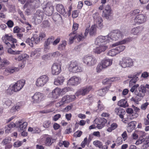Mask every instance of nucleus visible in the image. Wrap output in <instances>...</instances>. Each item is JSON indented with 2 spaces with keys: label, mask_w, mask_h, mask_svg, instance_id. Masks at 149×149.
<instances>
[{
  "label": "nucleus",
  "mask_w": 149,
  "mask_h": 149,
  "mask_svg": "<svg viewBox=\"0 0 149 149\" xmlns=\"http://www.w3.org/2000/svg\"><path fill=\"white\" fill-rule=\"evenodd\" d=\"M69 36H70L69 39V42L70 44H71L73 42V40L74 39L76 38V36H75V34H72V35H70V34Z\"/></svg>",
  "instance_id": "nucleus-58"
},
{
  "label": "nucleus",
  "mask_w": 149,
  "mask_h": 149,
  "mask_svg": "<svg viewBox=\"0 0 149 149\" xmlns=\"http://www.w3.org/2000/svg\"><path fill=\"white\" fill-rule=\"evenodd\" d=\"M104 69H105V68L100 62L97 66L96 68V72L98 73L100 72Z\"/></svg>",
  "instance_id": "nucleus-42"
},
{
  "label": "nucleus",
  "mask_w": 149,
  "mask_h": 149,
  "mask_svg": "<svg viewBox=\"0 0 149 149\" xmlns=\"http://www.w3.org/2000/svg\"><path fill=\"white\" fill-rule=\"evenodd\" d=\"M28 3H26L24 6V8H25L29 5L31 6L32 8H38L40 5V1L39 0H28Z\"/></svg>",
  "instance_id": "nucleus-14"
},
{
  "label": "nucleus",
  "mask_w": 149,
  "mask_h": 149,
  "mask_svg": "<svg viewBox=\"0 0 149 149\" xmlns=\"http://www.w3.org/2000/svg\"><path fill=\"white\" fill-rule=\"evenodd\" d=\"M41 25L42 27L46 28L49 27L50 26V24L48 21L45 20L43 22Z\"/></svg>",
  "instance_id": "nucleus-54"
},
{
  "label": "nucleus",
  "mask_w": 149,
  "mask_h": 149,
  "mask_svg": "<svg viewBox=\"0 0 149 149\" xmlns=\"http://www.w3.org/2000/svg\"><path fill=\"white\" fill-rule=\"evenodd\" d=\"M100 62L104 68H106L112 64V60L110 59H104Z\"/></svg>",
  "instance_id": "nucleus-29"
},
{
  "label": "nucleus",
  "mask_w": 149,
  "mask_h": 149,
  "mask_svg": "<svg viewBox=\"0 0 149 149\" xmlns=\"http://www.w3.org/2000/svg\"><path fill=\"white\" fill-rule=\"evenodd\" d=\"M96 26L94 24L92 26L89 32L90 35L93 36L96 33Z\"/></svg>",
  "instance_id": "nucleus-38"
},
{
  "label": "nucleus",
  "mask_w": 149,
  "mask_h": 149,
  "mask_svg": "<svg viewBox=\"0 0 149 149\" xmlns=\"http://www.w3.org/2000/svg\"><path fill=\"white\" fill-rule=\"evenodd\" d=\"M66 45V41L65 40H63L62 42V43L60 44L58 47V49L59 50H62L63 48H64Z\"/></svg>",
  "instance_id": "nucleus-52"
},
{
  "label": "nucleus",
  "mask_w": 149,
  "mask_h": 149,
  "mask_svg": "<svg viewBox=\"0 0 149 149\" xmlns=\"http://www.w3.org/2000/svg\"><path fill=\"white\" fill-rule=\"evenodd\" d=\"M76 38H77L78 41H80L83 40L84 37L83 36L82 34L81 35H76Z\"/></svg>",
  "instance_id": "nucleus-63"
},
{
  "label": "nucleus",
  "mask_w": 149,
  "mask_h": 149,
  "mask_svg": "<svg viewBox=\"0 0 149 149\" xmlns=\"http://www.w3.org/2000/svg\"><path fill=\"white\" fill-rule=\"evenodd\" d=\"M109 41V39L107 36L98 37L96 39L95 43L96 45L99 46L96 47L93 49V52L96 54H100L104 52L108 48V46L107 44Z\"/></svg>",
  "instance_id": "nucleus-1"
},
{
  "label": "nucleus",
  "mask_w": 149,
  "mask_h": 149,
  "mask_svg": "<svg viewBox=\"0 0 149 149\" xmlns=\"http://www.w3.org/2000/svg\"><path fill=\"white\" fill-rule=\"evenodd\" d=\"M128 77L129 78H132V77H130V76H128ZM132 78L133 79L130 81V83L133 82L134 83H135L137 81L139 80V79L138 77L135 75L133 76Z\"/></svg>",
  "instance_id": "nucleus-53"
},
{
  "label": "nucleus",
  "mask_w": 149,
  "mask_h": 149,
  "mask_svg": "<svg viewBox=\"0 0 149 149\" xmlns=\"http://www.w3.org/2000/svg\"><path fill=\"white\" fill-rule=\"evenodd\" d=\"M49 55L50 56H52L54 57H56L60 55V54L59 52L56 51L55 52L49 53Z\"/></svg>",
  "instance_id": "nucleus-56"
},
{
  "label": "nucleus",
  "mask_w": 149,
  "mask_h": 149,
  "mask_svg": "<svg viewBox=\"0 0 149 149\" xmlns=\"http://www.w3.org/2000/svg\"><path fill=\"white\" fill-rule=\"evenodd\" d=\"M118 125L116 123H112L111 127H109L107 129V131L109 132H111L113 130L117 128Z\"/></svg>",
  "instance_id": "nucleus-40"
},
{
  "label": "nucleus",
  "mask_w": 149,
  "mask_h": 149,
  "mask_svg": "<svg viewBox=\"0 0 149 149\" xmlns=\"http://www.w3.org/2000/svg\"><path fill=\"white\" fill-rule=\"evenodd\" d=\"M27 125L26 122H22L19 121L16 123V127L18 128V130L20 131L24 130Z\"/></svg>",
  "instance_id": "nucleus-26"
},
{
  "label": "nucleus",
  "mask_w": 149,
  "mask_h": 149,
  "mask_svg": "<svg viewBox=\"0 0 149 149\" xmlns=\"http://www.w3.org/2000/svg\"><path fill=\"white\" fill-rule=\"evenodd\" d=\"M118 106L120 107L125 108L128 106L127 99H124L120 100L119 101L118 103Z\"/></svg>",
  "instance_id": "nucleus-34"
},
{
  "label": "nucleus",
  "mask_w": 149,
  "mask_h": 149,
  "mask_svg": "<svg viewBox=\"0 0 149 149\" xmlns=\"http://www.w3.org/2000/svg\"><path fill=\"white\" fill-rule=\"evenodd\" d=\"M0 64V69H3L4 67L10 64V62L6 59H2Z\"/></svg>",
  "instance_id": "nucleus-35"
},
{
  "label": "nucleus",
  "mask_w": 149,
  "mask_h": 149,
  "mask_svg": "<svg viewBox=\"0 0 149 149\" xmlns=\"http://www.w3.org/2000/svg\"><path fill=\"white\" fill-rule=\"evenodd\" d=\"M143 30V27L142 26H139L132 29L131 31V33L134 35H139Z\"/></svg>",
  "instance_id": "nucleus-24"
},
{
  "label": "nucleus",
  "mask_w": 149,
  "mask_h": 149,
  "mask_svg": "<svg viewBox=\"0 0 149 149\" xmlns=\"http://www.w3.org/2000/svg\"><path fill=\"white\" fill-rule=\"evenodd\" d=\"M56 9L58 12L61 15H66V12L65 11V9L63 6L61 4H58L56 7Z\"/></svg>",
  "instance_id": "nucleus-30"
},
{
  "label": "nucleus",
  "mask_w": 149,
  "mask_h": 149,
  "mask_svg": "<svg viewBox=\"0 0 149 149\" xmlns=\"http://www.w3.org/2000/svg\"><path fill=\"white\" fill-rule=\"evenodd\" d=\"M78 27V24L76 23H74L73 26L72 30L73 32L70 33V35H72V34H75L76 32L75 31L77 30Z\"/></svg>",
  "instance_id": "nucleus-48"
},
{
  "label": "nucleus",
  "mask_w": 149,
  "mask_h": 149,
  "mask_svg": "<svg viewBox=\"0 0 149 149\" xmlns=\"http://www.w3.org/2000/svg\"><path fill=\"white\" fill-rule=\"evenodd\" d=\"M54 6L51 4L47 3L44 10L45 14L49 16L51 15L54 12Z\"/></svg>",
  "instance_id": "nucleus-20"
},
{
  "label": "nucleus",
  "mask_w": 149,
  "mask_h": 149,
  "mask_svg": "<svg viewBox=\"0 0 149 149\" xmlns=\"http://www.w3.org/2000/svg\"><path fill=\"white\" fill-rule=\"evenodd\" d=\"M83 62L87 66L92 67L97 62V59L93 55H86L83 57Z\"/></svg>",
  "instance_id": "nucleus-3"
},
{
  "label": "nucleus",
  "mask_w": 149,
  "mask_h": 149,
  "mask_svg": "<svg viewBox=\"0 0 149 149\" xmlns=\"http://www.w3.org/2000/svg\"><path fill=\"white\" fill-rule=\"evenodd\" d=\"M69 70L70 72L73 73H77L82 72L83 68L77 61H71L69 65Z\"/></svg>",
  "instance_id": "nucleus-4"
},
{
  "label": "nucleus",
  "mask_w": 149,
  "mask_h": 149,
  "mask_svg": "<svg viewBox=\"0 0 149 149\" xmlns=\"http://www.w3.org/2000/svg\"><path fill=\"white\" fill-rule=\"evenodd\" d=\"M44 13L42 11L37 10L34 14L32 20L34 23L38 24L40 23L43 19Z\"/></svg>",
  "instance_id": "nucleus-7"
},
{
  "label": "nucleus",
  "mask_w": 149,
  "mask_h": 149,
  "mask_svg": "<svg viewBox=\"0 0 149 149\" xmlns=\"http://www.w3.org/2000/svg\"><path fill=\"white\" fill-rule=\"evenodd\" d=\"M140 10L139 9L135 10L131 12L130 14L132 16L136 15L140 13Z\"/></svg>",
  "instance_id": "nucleus-59"
},
{
  "label": "nucleus",
  "mask_w": 149,
  "mask_h": 149,
  "mask_svg": "<svg viewBox=\"0 0 149 149\" xmlns=\"http://www.w3.org/2000/svg\"><path fill=\"white\" fill-rule=\"evenodd\" d=\"M125 35V31H120L118 30L113 31L107 35L109 40L111 39L113 40H118L119 39L122 38Z\"/></svg>",
  "instance_id": "nucleus-2"
},
{
  "label": "nucleus",
  "mask_w": 149,
  "mask_h": 149,
  "mask_svg": "<svg viewBox=\"0 0 149 149\" xmlns=\"http://www.w3.org/2000/svg\"><path fill=\"white\" fill-rule=\"evenodd\" d=\"M82 134V132L81 131H77L74 133V136L76 137H79L81 136Z\"/></svg>",
  "instance_id": "nucleus-64"
},
{
  "label": "nucleus",
  "mask_w": 149,
  "mask_h": 149,
  "mask_svg": "<svg viewBox=\"0 0 149 149\" xmlns=\"http://www.w3.org/2000/svg\"><path fill=\"white\" fill-rule=\"evenodd\" d=\"M64 80V77L63 76L58 77L55 79L54 81V84L56 86L62 85Z\"/></svg>",
  "instance_id": "nucleus-31"
},
{
  "label": "nucleus",
  "mask_w": 149,
  "mask_h": 149,
  "mask_svg": "<svg viewBox=\"0 0 149 149\" xmlns=\"http://www.w3.org/2000/svg\"><path fill=\"white\" fill-rule=\"evenodd\" d=\"M21 104L20 102H18L17 103L15 107H13L10 110V112L13 113L14 112L17 111H18L19 110L21 107Z\"/></svg>",
  "instance_id": "nucleus-36"
},
{
  "label": "nucleus",
  "mask_w": 149,
  "mask_h": 149,
  "mask_svg": "<svg viewBox=\"0 0 149 149\" xmlns=\"http://www.w3.org/2000/svg\"><path fill=\"white\" fill-rule=\"evenodd\" d=\"M93 17L95 21L97 23L98 28L101 29L103 27V25L102 23L103 20L101 17L99 16L98 13H96L93 15Z\"/></svg>",
  "instance_id": "nucleus-11"
},
{
  "label": "nucleus",
  "mask_w": 149,
  "mask_h": 149,
  "mask_svg": "<svg viewBox=\"0 0 149 149\" xmlns=\"http://www.w3.org/2000/svg\"><path fill=\"white\" fill-rule=\"evenodd\" d=\"M112 13V10L111 9L110 6L109 5H107L103 11L102 16L106 19H108L109 17L111 16Z\"/></svg>",
  "instance_id": "nucleus-18"
},
{
  "label": "nucleus",
  "mask_w": 149,
  "mask_h": 149,
  "mask_svg": "<svg viewBox=\"0 0 149 149\" xmlns=\"http://www.w3.org/2000/svg\"><path fill=\"white\" fill-rule=\"evenodd\" d=\"M147 17L145 14H140L137 15L134 18V22L138 24L143 23L147 20Z\"/></svg>",
  "instance_id": "nucleus-13"
},
{
  "label": "nucleus",
  "mask_w": 149,
  "mask_h": 149,
  "mask_svg": "<svg viewBox=\"0 0 149 149\" xmlns=\"http://www.w3.org/2000/svg\"><path fill=\"white\" fill-rule=\"evenodd\" d=\"M25 42L26 43H28V45L31 47H33V41H31V39H30L29 38H27L26 41Z\"/></svg>",
  "instance_id": "nucleus-62"
},
{
  "label": "nucleus",
  "mask_w": 149,
  "mask_h": 149,
  "mask_svg": "<svg viewBox=\"0 0 149 149\" xmlns=\"http://www.w3.org/2000/svg\"><path fill=\"white\" fill-rule=\"evenodd\" d=\"M2 39L3 42H6L10 41H12L13 43L17 42V40L15 38H13L12 35L11 34L10 35L7 34H6L2 37Z\"/></svg>",
  "instance_id": "nucleus-22"
},
{
  "label": "nucleus",
  "mask_w": 149,
  "mask_h": 149,
  "mask_svg": "<svg viewBox=\"0 0 149 149\" xmlns=\"http://www.w3.org/2000/svg\"><path fill=\"white\" fill-rule=\"evenodd\" d=\"M49 78L46 75H43L37 79L36 85L38 87L42 86L47 82Z\"/></svg>",
  "instance_id": "nucleus-9"
},
{
  "label": "nucleus",
  "mask_w": 149,
  "mask_h": 149,
  "mask_svg": "<svg viewBox=\"0 0 149 149\" xmlns=\"http://www.w3.org/2000/svg\"><path fill=\"white\" fill-rule=\"evenodd\" d=\"M22 143V141H17L14 143L13 146L17 148L21 146Z\"/></svg>",
  "instance_id": "nucleus-55"
},
{
  "label": "nucleus",
  "mask_w": 149,
  "mask_h": 149,
  "mask_svg": "<svg viewBox=\"0 0 149 149\" xmlns=\"http://www.w3.org/2000/svg\"><path fill=\"white\" fill-rule=\"evenodd\" d=\"M11 140V139L9 137H7L4 139L2 142V143L3 145H6L10 143Z\"/></svg>",
  "instance_id": "nucleus-45"
},
{
  "label": "nucleus",
  "mask_w": 149,
  "mask_h": 149,
  "mask_svg": "<svg viewBox=\"0 0 149 149\" xmlns=\"http://www.w3.org/2000/svg\"><path fill=\"white\" fill-rule=\"evenodd\" d=\"M76 97L74 95H66L63 96L61 101L57 103L58 105L60 106L66 103H68L73 101Z\"/></svg>",
  "instance_id": "nucleus-8"
},
{
  "label": "nucleus",
  "mask_w": 149,
  "mask_h": 149,
  "mask_svg": "<svg viewBox=\"0 0 149 149\" xmlns=\"http://www.w3.org/2000/svg\"><path fill=\"white\" fill-rule=\"evenodd\" d=\"M132 38H128L123 40H122L119 41L116 43L113 44L112 45L113 47H116L119 45H123L125 43L130 42L132 41Z\"/></svg>",
  "instance_id": "nucleus-27"
},
{
  "label": "nucleus",
  "mask_w": 149,
  "mask_h": 149,
  "mask_svg": "<svg viewBox=\"0 0 149 149\" xmlns=\"http://www.w3.org/2000/svg\"><path fill=\"white\" fill-rule=\"evenodd\" d=\"M17 69V68L14 67L8 68L5 70L3 74L5 75H8L13 73Z\"/></svg>",
  "instance_id": "nucleus-32"
},
{
  "label": "nucleus",
  "mask_w": 149,
  "mask_h": 149,
  "mask_svg": "<svg viewBox=\"0 0 149 149\" xmlns=\"http://www.w3.org/2000/svg\"><path fill=\"white\" fill-rule=\"evenodd\" d=\"M52 73L53 75H58L61 72V66L58 64L54 63L52 66Z\"/></svg>",
  "instance_id": "nucleus-19"
},
{
  "label": "nucleus",
  "mask_w": 149,
  "mask_h": 149,
  "mask_svg": "<svg viewBox=\"0 0 149 149\" xmlns=\"http://www.w3.org/2000/svg\"><path fill=\"white\" fill-rule=\"evenodd\" d=\"M61 93V90L59 88H56L52 92V97L55 99H57Z\"/></svg>",
  "instance_id": "nucleus-33"
},
{
  "label": "nucleus",
  "mask_w": 149,
  "mask_h": 149,
  "mask_svg": "<svg viewBox=\"0 0 149 149\" xmlns=\"http://www.w3.org/2000/svg\"><path fill=\"white\" fill-rule=\"evenodd\" d=\"M81 82V79L78 77L73 76L68 80V84L72 86H77Z\"/></svg>",
  "instance_id": "nucleus-17"
},
{
  "label": "nucleus",
  "mask_w": 149,
  "mask_h": 149,
  "mask_svg": "<svg viewBox=\"0 0 149 149\" xmlns=\"http://www.w3.org/2000/svg\"><path fill=\"white\" fill-rule=\"evenodd\" d=\"M31 41H33V44L34 43L37 44L39 43L41 40L39 37L35 36L31 38Z\"/></svg>",
  "instance_id": "nucleus-43"
},
{
  "label": "nucleus",
  "mask_w": 149,
  "mask_h": 149,
  "mask_svg": "<svg viewBox=\"0 0 149 149\" xmlns=\"http://www.w3.org/2000/svg\"><path fill=\"white\" fill-rule=\"evenodd\" d=\"M39 37L41 40H44L46 37V35L44 33L41 32L39 34Z\"/></svg>",
  "instance_id": "nucleus-60"
},
{
  "label": "nucleus",
  "mask_w": 149,
  "mask_h": 149,
  "mask_svg": "<svg viewBox=\"0 0 149 149\" xmlns=\"http://www.w3.org/2000/svg\"><path fill=\"white\" fill-rule=\"evenodd\" d=\"M54 40V38L53 37H51L48 38L47 40L45 41L44 43V50L46 51L47 49L49 50L50 48V44L52 43Z\"/></svg>",
  "instance_id": "nucleus-28"
},
{
  "label": "nucleus",
  "mask_w": 149,
  "mask_h": 149,
  "mask_svg": "<svg viewBox=\"0 0 149 149\" xmlns=\"http://www.w3.org/2000/svg\"><path fill=\"white\" fill-rule=\"evenodd\" d=\"M143 145L141 147L142 149H145L148 148L149 146V142H147L146 140L145 142H143Z\"/></svg>",
  "instance_id": "nucleus-61"
},
{
  "label": "nucleus",
  "mask_w": 149,
  "mask_h": 149,
  "mask_svg": "<svg viewBox=\"0 0 149 149\" xmlns=\"http://www.w3.org/2000/svg\"><path fill=\"white\" fill-rule=\"evenodd\" d=\"M43 96L42 94L39 92L35 93L32 96L33 102L35 103H38L41 102L43 99Z\"/></svg>",
  "instance_id": "nucleus-16"
},
{
  "label": "nucleus",
  "mask_w": 149,
  "mask_h": 149,
  "mask_svg": "<svg viewBox=\"0 0 149 149\" xmlns=\"http://www.w3.org/2000/svg\"><path fill=\"white\" fill-rule=\"evenodd\" d=\"M146 91L147 90L144 87V85H141L136 89L134 93L138 97H139L138 98V100H141L145 96Z\"/></svg>",
  "instance_id": "nucleus-6"
},
{
  "label": "nucleus",
  "mask_w": 149,
  "mask_h": 149,
  "mask_svg": "<svg viewBox=\"0 0 149 149\" xmlns=\"http://www.w3.org/2000/svg\"><path fill=\"white\" fill-rule=\"evenodd\" d=\"M134 62L131 58L129 57H124L120 62V64L123 68H131L134 65Z\"/></svg>",
  "instance_id": "nucleus-5"
},
{
  "label": "nucleus",
  "mask_w": 149,
  "mask_h": 149,
  "mask_svg": "<svg viewBox=\"0 0 149 149\" xmlns=\"http://www.w3.org/2000/svg\"><path fill=\"white\" fill-rule=\"evenodd\" d=\"M125 46L121 45L117 46L116 47V49L117 50V52L118 54L120 52L123 51L125 49Z\"/></svg>",
  "instance_id": "nucleus-47"
},
{
  "label": "nucleus",
  "mask_w": 149,
  "mask_h": 149,
  "mask_svg": "<svg viewBox=\"0 0 149 149\" xmlns=\"http://www.w3.org/2000/svg\"><path fill=\"white\" fill-rule=\"evenodd\" d=\"M118 54L116 48L113 49L109 50L107 53V54L111 56H114Z\"/></svg>",
  "instance_id": "nucleus-39"
},
{
  "label": "nucleus",
  "mask_w": 149,
  "mask_h": 149,
  "mask_svg": "<svg viewBox=\"0 0 149 149\" xmlns=\"http://www.w3.org/2000/svg\"><path fill=\"white\" fill-rule=\"evenodd\" d=\"M3 102L4 103V106H6V107H9L10 106L11 103V100L8 99H5L3 100Z\"/></svg>",
  "instance_id": "nucleus-41"
},
{
  "label": "nucleus",
  "mask_w": 149,
  "mask_h": 149,
  "mask_svg": "<svg viewBox=\"0 0 149 149\" xmlns=\"http://www.w3.org/2000/svg\"><path fill=\"white\" fill-rule=\"evenodd\" d=\"M13 88L12 86H10L6 90V92L8 95H11L13 94L14 91L13 90Z\"/></svg>",
  "instance_id": "nucleus-51"
},
{
  "label": "nucleus",
  "mask_w": 149,
  "mask_h": 149,
  "mask_svg": "<svg viewBox=\"0 0 149 149\" xmlns=\"http://www.w3.org/2000/svg\"><path fill=\"white\" fill-rule=\"evenodd\" d=\"M93 144L96 147H98L99 148H101L102 146V143L98 141H94L93 142Z\"/></svg>",
  "instance_id": "nucleus-50"
},
{
  "label": "nucleus",
  "mask_w": 149,
  "mask_h": 149,
  "mask_svg": "<svg viewBox=\"0 0 149 149\" xmlns=\"http://www.w3.org/2000/svg\"><path fill=\"white\" fill-rule=\"evenodd\" d=\"M97 110H99V111H101L104 109V106L100 100H99L97 102Z\"/></svg>",
  "instance_id": "nucleus-44"
},
{
  "label": "nucleus",
  "mask_w": 149,
  "mask_h": 149,
  "mask_svg": "<svg viewBox=\"0 0 149 149\" xmlns=\"http://www.w3.org/2000/svg\"><path fill=\"white\" fill-rule=\"evenodd\" d=\"M89 144V143L88 142V141L87 138L86 137L84 139V141L82 142L81 146L83 148H84L85 147L86 145H88Z\"/></svg>",
  "instance_id": "nucleus-49"
},
{
  "label": "nucleus",
  "mask_w": 149,
  "mask_h": 149,
  "mask_svg": "<svg viewBox=\"0 0 149 149\" xmlns=\"http://www.w3.org/2000/svg\"><path fill=\"white\" fill-rule=\"evenodd\" d=\"M92 88L91 86H87L79 90L77 93L78 95H84L88 93L91 90Z\"/></svg>",
  "instance_id": "nucleus-23"
},
{
  "label": "nucleus",
  "mask_w": 149,
  "mask_h": 149,
  "mask_svg": "<svg viewBox=\"0 0 149 149\" xmlns=\"http://www.w3.org/2000/svg\"><path fill=\"white\" fill-rule=\"evenodd\" d=\"M25 84V81L24 80L17 81L12 86L13 88V90L15 92L19 91L23 87Z\"/></svg>",
  "instance_id": "nucleus-10"
},
{
  "label": "nucleus",
  "mask_w": 149,
  "mask_h": 149,
  "mask_svg": "<svg viewBox=\"0 0 149 149\" xmlns=\"http://www.w3.org/2000/svg\"><path fill=\"white\" fill-rule=\"evenodd\" d=\"M51 124V122L49 120H47L45 121L43 123V126L45 128H49Z\"/></svg>",
  "instance_id": "nucleus-57"
},
{
  "label": "nucleus",
  "mask_w": 149,
  "mask_h": 149,
  "mask_svg": "<svg viewBox=\"0 0 149 149\" xmlns=\"http://www.w3.org/2000/svg\"><path fill=\"white\" fill-rule=\"evenodd\" d=\"M115 113L118 115L119 117L121 119H123L122 120L123 122L125 123H128V122L127 120H123L124 118V115L125 114V112L124 109L120 107L116 108L115 109Z\"/></svg>",
  "instance_id": "nucleus-12"
},
{
  "label": "nucleus",
  "mask_w": 149,
  "mask_h": 149,
  "mask_svg": "<svg viewBox=\"0 0 149 149\" xmlns=\"http://www.w3.org/2000/svg\"><path fill=\"white\" fill-rule=\"evenodd\" d=\"M109 87H106L103 88L99 90L98 91V95L101 96H102L104 95L106 93L107 91L109 90Z\"/></svg>",
  "instance_id": "nucleus-37"
},
{
  "label": "nucleus",
  "mask_w": 149,
  "mask_h": 149,
  "mask_svg": "<svg viewBox=\"0 0 149 149\" xmlns=\"http://www.w3.org/2000/svg\"><path fill=\"white\" fill-rule=\"evenodd\" d=\"M147 139V141H149V135L147 138L146 134L144 132H143L141 135L139 139L137 140L136 142V144L138 145L146 141V139Z\"/></svg>",
  "instance_id": "nucleus-21"
},
{
  "label": "nucleus",
  "mask_w": 149,
  "mask_h": 149,
  "mask_svg": "<svg viewBox=\"0 0 149 149\" xmlns=\"http://www.w3.org/2000/svg\"><path fill=\"white\" fill-rule=\"evenodd\" d=\"M15 126H16V124L15 125L13 122L11 123L8 125V127H6L7 129L6 130V132H8L10 131L11 129L14 128Z\"/></svg>",
  "instance_id": "nucleus-46"
},
{
  "label": "nucleus",
  "mask_w": 149,
  "mask_h": 149,
  "mask_svg": "<svg viewBox=\"0 0 149 149\" xmlns=\"http://www.w3.org/2000/svg\"><path fill=\"white\" fill-rule=\"evenodd\" d=\"M55 142V139L51 136L46 137L44 141V145L46 146H50Z\"/></svg>",
  "instance_id": "nucleus-25"
},
{
  "label": "nucleus",
  "mask_w": 149,
  "mask_h": 149,
  "mask_svg": "<svg viewBox=\"0 0 149 149\" xmlns=\"http://www.w3.org/2000/svg\"><path fill=\"white\" fill-rule=\"evenodd\" d=\"M107 120L104 118H99L95 120V123L97 125L96 127L99 129H101L107 122Z\"/></svg>",
  "instance_id": "nucleus-15"
}]
</instances>
